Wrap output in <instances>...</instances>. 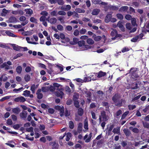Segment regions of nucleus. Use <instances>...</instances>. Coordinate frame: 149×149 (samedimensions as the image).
Wrapping results in <instances>:
<instances>
[{"label": "nucleus", "instance_id": "5", "mask_svg": "<svg viewBox=\"0 0 149 149\" xmlns=\"http://www.w3.org/2000/svg\"><path fill=\"white\" fill-rule=\"evenodd\" d=\"M78 43L79 47H81L83 48V49H82V50L86 49L88 46L85 45V42L83 40L79 41Z\"/></svg>", "mask_w": 149, "mask_h": 149}, {"label": "nucleus", "instance_id": "64", "mask_svg": "<svg viewBox=\"0 0 149 149\" xmlns=\"http://www.w3.org/2000/svg\"><path fill=\"white\" fill-rule=\"evenodd\" d=\"M23 89V87H21L18 89L15 88L13 90V91L17 93L18 92L20 91L21 90Z\"/></svg>", "mask_w": 149, "mask_h": 149}, {"label": "nucleus", "instance_id": "15", "mask_svg": "<svg viewBox=\"0 0 149 149\" xmlns=\"http://www.w3.org/2000/svg\"><path fill=\"white\" fill-rule=\"evenodd\" d=\"M41 91V89H38L36 92V94L37 95V97L39 99H42L43 97L42 94L40 93Z\"/></svg>", "mask_w": 149, "mask_h": 149}, {"label": "nucleus", "instance_id": "55", "mask_svg": "<svg viewBox=\"0 0 149 149\" xmlns=\"http://www.w3.org/2000/svg\"><path fill=\"white\" fill-rule=\"evenodd\" d=\"M40 15H42V16L46 17L48 15V13L46 11H42L40 13Z\"/></svg>", "mask_w": 149, "mask_h": 149}, {"label": "nucleus", "instance_id": "49", "mask_svg": "<svg viewBox=\"0 0 149 149\" xmlns=\"http://www.w3.org/2000/svg\"><path fill=\"white\" fill-rule=\"evenodd\" d=\"M116 17L118 19L120 20L122 19L123 18V15L121 14L118 13L117 14Z\"/></svg>", "mask_w": 149, "mask_h": 149}, {"label": "nucleus", "instance_id": "46", "mask_svg": "<svg viewBox=\"0 0 149 149\" xmlns=\"http://www.w3.org/2000/svg\"><path fill=\"white\" fill-rule=\"evenodd\" d=\"M69 127L70 129H73L74 127V124L73 122L72 121H70L69 122Z\"/></svg>", "mask_w": 149, "mask_h": 149}, {"label": "nucleus", "instance_id": "36", "mask_svg": "<svg viewBox=\"0 0 149 149\" xmlns=\"http://www.w3.org/2000/svg\"><path fill=\"white\" fill-rule=\"evenodd\" d=\"M86 42L89 45H92L94 43V40L91 38L87 39Z\"/></svg>", "mask_w": 149, "mask_h": 149}, {"label": "nucleus", "instance_id": "61", "mask_svg": "<svg viewBox=\"0 0 149 149\" xmlns=\"http://www.w3.org/2000/svg\"><path fill=\"white\" fill-rule=\"evenodd\" d=\"M125 18L128 20H130L132 19L131 15L129 14L126 15L125 16Z\"/></svg>", "mask_w": 149, "mask_h": 149}, {"label": "nucleus", "instance_id": "56", "mask_svg": "<svg viewBox=\"0 0 149 149\" xmlns=\"http://www.w3.org/2000/svg\"><path fill=\"white\" fill-rule=\"evenodd\" d=\"M57 29L60 31H61L63 30V26L61 25V24H58L57 26Z\"/></svg>", "mask_w": 149, "mask_h": 149}, {"label": "nucleus", "instance_id": "9", "mask_svg": "<svg viewBox=\"0 0 149 149\" xmlns=\"http://www.w3.org/2000/svg\"><path fill=\"white\" fill-rule=\"evenodd\" d=\"M125 103V101L124 99H122L120 100H119L117 101L114 104L115 105L118 107H121L122 106L123 103Z\"/></svg>", "mask_w": 149, "mask_h": 149}, {"label": "nucleus", "instance_id": "40", "mask_svg": "<svg viewBox=\"0 0 149 149\" xmlns=\"http://www.w3.org/2000/svg\"><path fill=\"white\" fill-rule=\"evenodd\" d=\"M129 111H127L125 112L122 115L121 117V119H124L129 114Z\"/></svg>", "mask_w": 149, "mask_h": 149}, {"label": "nucleus", "instance_id": "12", "mask_svg": "<svg viewBox=\"0 0 149 149\" xmlns=\"http://www.w3.org/2000/svg\"><path fill=\"white\" fill-rule=\"evenodd\" d=\"M120 98V95L118 94H116L112 97V100L114 103H115L117 101L119 100Z\"/></svg>", "mask_w": 149, "mask_h": 149}, {"label": "nucleus", "instance_id": "10", "mask_svg": "<svg viewBox=\"0 0 149 149\" xmlns=\"http://www.w3.org/2000/svg\"><path fill=\"white\" fill-rule=\"evenodd\" d=\"M95 74V76H97V77L99 78L106 75V73L105 72L100 71L96 73Z\"/></svg>", "mask_w": 149, "mask_h": 149}, {"label": "nucleus", "instance_id": "45", "mask_svg": "<svg viewBox=\"0 0 149 149\" xmlns=\"http://www.w3.org/2000/svg\"><path fill=\"white\" fill-rule=\"evenodd\" d=\"M138 37L136 36L134 37L131 40V41L133 42H137L138 40H139Z\"/></svg>", "mask_w": 149, "mask_h": 149}, {"label": "nucleus", "instance_id": "35", "mask_svg": "<svg viewBox=\"0 0 149 149\" xmlns=\"http://www.w3.org/2000/svg\"><path fill=\"white\" fill-rule=\"evenodd\" d=\"M72 136V134L68 132L66 134V137L65 139L66 141H68L70 139Z\"/></svg>", "mask_w": 149, "mask_h": 149}, {"label": "nucleus", "instance_id": "18", "mask_svg": "<svg viewBox=\"0 0 149 149\" xmlns=\"http://www.w3.org/2000/svg\"><path fill=\"white\" fill-rule=\"evenodd\" d=\"M100 11V10L98 9H94L91 13V14L93 15H97Z\"/></svg>", "mask_w": 149, "mask_h": 149}, {"label": "nucleus", "instance_id": "44", "mask_svg": "<svg viewBox=\"0 0 149 149\" xmlns=\"http://www.w3.org/2000/svg\"><path fill=\"white\" fill-rule=\"evenodd\" d=\"M72 17L74 18L77 17L79 18V14L77 12L75 11H73V15Z\"/></svg>", "mask_w": 149, "mask_h": 149}, {"label": "nucleus", "instance_id": "31", "mask_svg": "<svg viewBox=\"0 0 149 149\" xmlns=\"http://www.w3.org/2000/svg\"><path fill=\"white\" fill-rule=\"evenodd\" d=\"M139 3L137 1L133 2L132 3V6L134 8H138L139 6Z\"/></svg>", "mask_w": 149, "mask_h": 149}, {"label": "nucleus", "instance_id": "29", "mask_svg": "<svg viewBox=\"0 0 149 149\" xmlns=\"http://www.w3.org/2000/svg\"><path fill=\"white\" fill-rule=\"evenodd\" d=\"M12 111L14 113L18 114L20 112V109L19 108L16 107L12 109Z\"/></svg>", "mask_w": 149, "mask_h": 149}, {"label": "nucleus", "instance_id": "20", "mask_svg": "<svg viewBox=\"0 0 149 149\" xmlns=\"http://www.w3.org/2000/svg\"><path fill=\"white\" fill-rule=\"evenodd\" d=\"M112 17L111 14H108L106 17L105 21L106 23H108L110 21L111 18Z\"/></svg>", "mask_w": 149, "mask_h": 149}, {"label": "nucleus", "instance_id": "53", "mask_svg": "<svg viewBox=\"0 0 149 149\" xmlns=\"http://www.w3.org/2000/svg\"><path fill=\"white\" fill-rule=\"evenodd\" d=\"M101 39V37L99 36H96L94 37V40L96 41H98L100 40Z\"/></svg>", "mask_w": 149, "mask_h": 149}, {"label": "nucleus", "instance_id": "19", "mask_svg": "<svg viewBox=\"0 0 149 149\" xmlns=\"http://www.w3.org/2000/svg\"><path fill=\"white\" fill-rule=\"evenodd\" d=\"M123 132L126 136H128L130 135L131 132L128 129H125L123 130Z\"/></svg>", "mask_w": 149, "mask_h": 149}, {"label": "nucleus", "instance_id": "42", "mask_svg": "<svg viewBox=\"0 0 149 149\" xmlns=\"http://www.w3.org/2000/svg\"><path fill=\"white\" fill-rule=\"evenodd\" d=\"M54 145H52V149H58L59 145L58 143H54Z\"/></svg>", "mask_w": 149, "mask_h": 149}, {"label": "nucleus", "instance_id": "25", "mask_svg": "<svg viewBox=\"0 0 149 149\" xmlns=\"http://www.w3.org/2000/svg\"><path fill=\"white\" fill-rule=\"evenodd\" d=\"M117 26L119 27L122 31H124V27L122 24V22L121 21H119L117 24Z\"/></svg>", "mask_w": 149, "mask_h": 149}, {"label": "nucleus", "instance_id": "11", "mask_svg": "<svg viewBox=\"0 0 149 149\" xmlns=\"http://www.w3.org/2000/svg\"><path fill=\"white\" fill-rule=\"evenodd\" d=\"M14 101L16 102H24L26 101L25 98L21 96L19 97H17L15 99Z\"/></svg>", "mask_w": 149, "mask_h": 149}, {"label": "nucleus", "instance_id": "2", "mask_svg": "<svg viewBox=\"0 0 149 149\" xmlns=\"http://www.w3.org/2000/svg\"><path fill=\"white\" fill-rule=\"evenodd\" d=\"M109 119V117L106 115V112L104 111H103L101 112V114L99 118L100 123L102 121H106L108 120Z\"/></svg>", "mask_w": 149, "mask_h": 149}, {"label": "nucleus", "instance_id": "24", "mask_svg": "<svg viewBox=\"0 0 149 149\" xmlns=\"http://www.w3.org/2000/svg\"><path fill=\"white\" fill-rule=\"evenodd\" d=\"M75 96H73V100L74 102V105L77 108H79V103L78 101L77 100V98H75Z\"/></svg>", "mask_w": 149, "mask_h": 149}, {"label": "nucleus", "instance_id": "47", "mask_svg": "<svg viewBox=\"0 0 149 149\" xmlns=\"http://www.w3.org/2000/svg\"><path fill=\"white\" fill-rule=\"evenodd\" d=\"M38 130V129H37L35 128L34 129V131L35 132V138L36 139L40 137V134L36 132V131Z\"/></svg>", "mask_w": 149, "mask_h": 149}, {"label": "nucleus", "instance_id": "21", "mask_svg": "<svg viewBox=\"0 0 149 149\" xmlns=\"http://www.w3.org/2000/svg\"><path fill=\"white\" fill-rule=\"evenodd\" d=\"M109 7V9L111 10H117L118 9V7L115 6L110 5Z\"/></svg>", "mask_w": 149, "mask_h": 149}, {"label": "nucleus", "instance_id": "14", "mask_svg": "<svg viewBox=\"0 0 149 149\" xmlns=\"http://www.w3.org/2000/svg\"><path fill=\"white\" fill-rule=\"evenodd\" d=\"M8 22L15 23L17 22L16 18L13 16H11L8 19Z\"/></svg>", "mask_w": 149, "mask_h": 149}, {"label": "nucleus", "instance_id": "30", "mask_svg": "<svg viewBox=\"0 0 149 149\" xmlns=\"http://www.w3.org/2000/svg\"><path fill=\"white\" fill-rule=\"evenodd\" d=\"M30 91L28 90H26L24 91L22 95L25 97H29V94H30Z\"/></svg>", "mask_w": 149, "mask_h": 149}, {"label": "nucleus", "instance_id": "38", "mask_svg": "<svg viewBox=\"0 0 149 149\" xmlns=\"http://www.w3.org/2000/svg\"><path fill=\"white\" fill-rule=\"evenodd\" d=\"M126 28L129 30H131L132 29V25L130 23H127L126 24Z\"/></svg>", "mask_w": 149, "mask_h": 149}, {"label": "nucleus", "instance_id": "33", "mask_svg": "<svg viewBox=\"0 0 149 149\" xmlns=\"http://www.w3.org/2000/svg\"><path fill=\"white\" fill-rule=\"evenodd\" d=\"M75 11L77 13H84L85 10L82 9L80 8H77L75 9Z\"/></svg>", "mask_w": 149, "mask_h": 149}, {"label": "nucleus", "instance_id": "57", "mask_svg": "<svg viewBox=\"0 0 149 149\" xmlns=\"http://www.w3.org/2000/svg\"><path fill=\"white\" fill-rule=\"evenodd\" d=\"M114 127L113 125H111L108 128V132L110 133Z\"/></svg>", "mask_w": 149, "mask_h": 149}, {"label": "nucleus", "instance_id": "6", "mask_svg": "<svg viewBox=\"0 0 149 149\" xmlns=\"http://www.w3.org/2000/svg\"><path fill=\"white\" fill-rule=\"evenodd\" d=\"M111 36L113 37L112 38V39L113 40H115L118 37H120V35H118L117 33V31L115 30H113L111 32Z\"/></svg>", "mask_w": 149, "mask_h": 149}, {"label": "nucleus", "instance_id": "27", "mask_svg": "<svg viewBox=\"0 0 149 149\" xmlns=\"http://www.w3.org/2000/svg\"><path fill=\"white\" fill-rule=\"evenodd\" d=\"M82 124L81 123H79L77 128V131L80 134L81 133L82 130Z\"/></svg>", "mask_w": 149, "mask_h": 149}, {"label": "nucleus", "instance_id": "32", "mask_svg": "<svg viewBox=\"0 0 149 149\" xmlns=\"http://www.w3.org/2000/svg\"><path fill=\"white\" fill-rule=\"evenodd\" d=\"M22 68L21 66H18L16 68V71L18 74H20L22 72Z\"/></svg>", "mask_w": 149, "mask_h": 149}, {"label": "nucleus", "instance_id": "39", "mask_svg": "<svg viewBox=\"0 0 149 149\" xmlns=\"http://www.w3.org/2000/svg\"><path fill=\"white\" fill-rule=\"evenodd\" d=\"M36 89V85L35 84H33L31 87L30 90L31 91L32 93L33 94L35 93V90Z\"/></svg>", "mask_w": 149, "mask_h": 149}, {"label": "nucleus", "instance_id": "34", "mask_svg": "<svg viewBox=\"0 0 149 149\" xmlns=\"http://www.w3.org/2000/svg\"><path fill=\"white\" fill-rule=\"evenodd\" d=\"M78 113L79 116H82L83 114V109L81 108H79L78 111Z\"/></svg>", "mask_w": 149, "mask_h": 149}, {"label": "nucleus", "instance_id": "59", "mask_svg": "<svg viewBox=\"0 0 149 149\" xmlns=\"http://www.w3.org/2000/svg\"><path fill=\"white\" fill-rule=\"evenodd\" d=\"M57 2L58 5H63L64 4V1L63 0H57Z\"/></svg>", "mask_w": 149, "mask_h": 149}, {"label": "nucleus", "instance_id": "37", "mask_svg": "<svg viewBox=\"0 0 149 149\" xmlns=\"http://www.w3.org/2000/svg\"><path fill=\"white\" fill-rule=\"evenodd\" d=\"M26 13L29 15H31L33 13L32 10L30 9H28L25 10Z\"/></svg>", "mask_w": 149, "mask_h": 149}, {"label": "nucleus", "instance_id": "41", "mask_svg": "<svg viewBox=\"0 0 149 149\" xmlns=\"http://www.w3.org/2000/svg\"><path fill=\"white\" fill-rule=\"evenodd\" d=\"M24 80L26 82H28L29 81L30 79V76L28 74H26L24 77Z\"/></svg>", "mask_w": 149, "mask_h": 149}, {"label": "nucleus", "instance_id": "43", "mask_svg": "<svg viewBox=\"0 0 149 149\" xmlns=\"http://www.w3.org/2000/svg\"><path fill=\"white\" fill-rule=\"evenodd\" d=\"M128 107L130 110H133L136 108V105H129L128 106Z\"/></svg>", "mask_w": 149, "mask_h": 149}, {"label": "nucleus", "instance_id": "17", "mask_svg": "<svg viewBox=\"0 0 149 149\" xmlns=\"http://www.w3.org/2000/svg\"><path fill=\"white\" fill-rule=\"evenodd\" d=\"M120 127H117L116 128H114L112 132L115 134L116 133L118 135H120Z\"/></svg>", "mask_w": 149, "mask_h": 149}, {"label": "nucleus", "instance_id": "8", "mask_svg": "<svg viewBox=\"0 0 149 149\" xmlns=\"http://www.w3.org/2000/svg\"><path fill=\"white\" fill-rule=\"evenodd\" d=\"M56 109L59 111V114L60 116L62 117L64 116V108L63 107H61L59 106H57L55 107Z\"/></svg>", "mask_w": 149, "mask_h": 149}, {"label": "nucleus", "instance_id": "52", "mask_svg": "<svg viewBox=\"0 0 149 149\" xmlns=\"http://www.w3.org/2000/svg\"><path fill=\"white\" fill-rule=\"evenodd\" d=\"M58 14L61 15H66V13L62 10L59 11L58 13Z\"/></svg>", "mask_w": 149, "mask_h": 149}, {"label": "nucleus", "instance_id": "60", "mask_svg": "<svg viewBox=\"0 0 149 149\" xmlns=\"http://www.w3.org/2000/svg\"><path fill=\"white\" fill-rule=\"evenodd\" d=\"M70 115V113L68 111L67 109L65 110V111L64 113V115H65V116H69Z\"/></svg>", "mask_w": 149, "mask_h": 149}, {"label": "nucleus", "instance_id": "3", "mask_svg": "<svg viewBox=\"0 0 149 149\" xmlns=\"http://www.w3.org/2000/svg\"><path fill=\"white\" fill-rule=\"evenodd\" d=\"M136 69L134 68H132L130 70V74H131V77L134 79H136L138 78L139 76L136 73Z\"/></svg>", "mask_w": 149, "mask_h": 149}, {"label": "nucleus", "instance_id": "58", "mask_svg": "<svg viewBox=\"0 0 149 149\" xmlns=\"http://www.w3.org/2000/svg\"><path fill=\"white\" fill-rule=\"evenodd\" d=\"M143 125L144 127L149 128V123L147 122L143 123Z\"/></svg>", "mask_w": 149, "mask_h": 149}, {"label": "nucleus", "instance_id": "1", "mask_svg": "<svg viewBox=\"0 0 149 149\" xmlns=\"http://www.w3.org/2000/svg\"><path fill=\"white\" fill-rule=\"evenodd\" d=\"M49 89L51 91H54L55 90L57 91L55 92V95L57 96L62 98L64 95V93L63 92V89L62 86L60 84L54 83L53 84V86H50Z\"/></svg>", "mask_w": 149, "mask_h": 149}, {"label": "nucleus", "instance_id": "54", "mask_svg": "<svg viewBox=\"0 0 149 149\" xmlns=\"http://www.w3.org/2000/svg\"><path fill=\"white\" fill-rule=\"evenodd\" d=\"M50 14L52 16H56L57 15V11L55 10H54L51 12Z\"/></svg>", "mask_w": 149, "mask_h": 149}, {"label": "nucleus", "instance_id": "62", "mask_svg": "<svg viewBox=\"0 0 149 149\" xmlns=\"http://www.w3.org/2000/svg\"><path fill=\"white\" fill-rule=\"evenodd\" d=\"M47 18L43 16H42L40 17V22H43L45 21L46 20Z\"/></svg>", "mask_w": 149, "mask_h": 149}, {"label": "nucleus", "instance_id": "4", "mask_svg": "<svg viewBox=\"0 0 149 149\" xmlns=\"http://www.w3.org/2000/svg\"><path fill=\"white\" fill-rule=\"evenodd\" d=\"M46 21H47L51 24L54 25L57 22V19L54 17H52L50 18L49 17L47 18Z\"/></svg>", "mask_w": 149, "mask_h": 149}, {"label": "nucleus", "instance_id": "28", "mask_svg": "<svg viewBox=\"0 0 149 149\" xmlns=\"http://www.w3.org/2000/svg\"><path fill=\"white\" fill-rule=\"evenodd\" d=\"M84 128L86 130L88 129V120L87 118H86L84 121Z\"/></svg>", "mask_w": 149, "mask_h": 149}, {"label": "nucleus", "instance_id": "50", "mask_svg": "<svg viewBox=\"0 0 149 149\" xmlns=\"http://www.w3.org/2000/svg\"><path fill=\"white\" fill-rule=\"evenodd\" d=\"M86 30L85 29L82 28L79 31V33L81 34H84L86 32Z\"/></svg>", "mask_w": 149, "mask_h": 149}, {"label": "nucleus", "instance_id": "48", "mask_svg": "<svg viewBox=\"0 0 149 149\" xmlns=\"http://www.w3.org/2000/svg\"><path fill=\"white\" fill-rule=\"evenodd\" d=\"M131 22L133 26H134L136 25V20L135 18H132L131 19Z\"/></svg>", "mask_w": 149, "mask_h": 149}, {"label": "nucleus", "instance_id": "13", "mask_svg": "<svg viewBox=\"0 0 149 149\" xmlns=\"http://www.w3.org/2000/svg\"><path fill=\"white\" fill-rule=\"evenodd\" d=\"M71 7L69 5H64L61 7V9L64 11H68L70 9Z\"/></svg>", "mask_w": 149, "mask_h": 149}, {"label": "nucleus", "instance_id": "22", "mask_svg": "<svg viewBox=\"0 0 149 149\" xmlns=\"http://www.w3.org/2000/svg\"><path fill=\"white\" fill-rule=\"evenodd\" d=\"M128 8V7L127 6H123L119 9V11L120 12H124L127 10Z\"/></svg>", "mask_w": 149, "mask_h": 149}, {"label": "nucleus", "instance_id": "26", "mask_svg": "<svg viewBox=\"0 0 149 149\" xmlns=\"http://www.w3.org/2000/svg\"><path fill=\"white\" fill-rule=\"evenodd\" d=\"M12 46L13 49L16 51H19L21 48V47H19L14 44H12Z\"/></svg>", "mask_w": 149, "mask_h": 149}, {"label": "nucleus", "instance_id": "63", "mask_svg": "<svg viewBox=\"0 0 149 149\" xmlns=\"http://www.w3.org/2000/svg\"><path fill=\"white\" fill-rule=\"evenodd\" d=\"M19 19L21 22H24L25 21H27L26 20V17L24 16H21L19 17Z\"/></svg>", "mask_w": 149, "mask_h": 149}, {"label": "nucleus", "instance_id": "16", "mask_svg": "<svg viewBox=\"0 0 149 149\" xmlns=\"http://www.w3.org/2000/svg\"><path fill=\"white\" fill-rule=\"evenodd\" d=\"M27 113L26 111H23L21 113H20L19 116L20 117L23 119L26 118L27 116Z\"/></svg>", "mask_w": 149, "mask_h": 149}, {"label": "nucleus", "instance_id": "51", "mask_svg": "<svg viewBox=\"0 0 149 149\" xmlns=\"http://www.w3.org/2000/svg\"><path fill=\"white\" fill-rule=\"evenodd\" d=\"M10 96H6L3 97L0 100V102H3L5 100H8L10 98Z\"/></svg>", "mask_w": 149, "mask_h": 149}, {"label": "nucleus", "instance_id": "7", "mask_svg": "<svg viewBox=\"0 0 149 149\" xmlns=\"http://www.w3.org/2000/svg\"><path fill=\"white\" fill-rule=\"evenodd\" d=\"M92 137V133L91 132L88 135L86 134L84 137V139L86 143H88L91 140Z\"/></svg>", "mask_w": 149, "mask_h": 149}, {"label": "nucleus", "instance_id": "23", "mask_svg": "<svg viewBox=\"0 0 149 149\" xmlns=\"http://www.w3.org/2000/svg\"><path fill=\"white\" fill-rule=\"evenodd\" d=\"M6 33L8 36H11L13 37H16L17 36L14 34L10 32V31H7L5 32Z\"/></svg>", "mask_w": 149, "mask_h": 149}]
</instances>
